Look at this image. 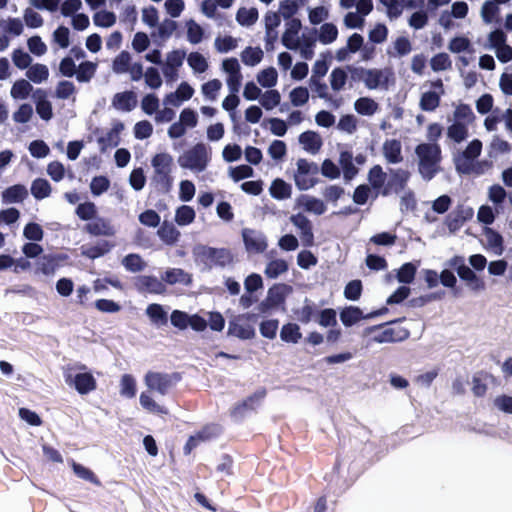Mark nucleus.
I'll return each mask as SVG.
<instances>
[{
  "mask_svg": "<svg viewBox=\"0 0 512 512\" xmlns=\"http://www.w3.org/2000/svg\"><path fill=\"white\" fill-rule=\"evenodd\" d=\"M409 337V330L399 323H394L389 327L383 328L378 334L374 336V341L377 343H389L403 341Z\"/></svg>",
  "mask_w": 512,
  "mask_h": 512,
  "instance_id": "15",
  "label": "nucleus"
},
{
  "mask_svg": "<svg viewBox=\"0 0 512 512\" xmlns=\"http://www.w3.org/2000/svg\"><path fill=\"white\" fill-rule=\"evenodd\" d=\"M217 433H218V428L216 426H207V427L203 428L202 431L196 433L195 435H192L189 438V440L185 446L186 452L189 453L193 447L198 445L199 442L205 441V440L211 438L212 436L216 435Z\"/></svg>",
  "mask_w": 512,
  "mask_h": 512,
  "instance_id": "53",
  "label": "nucleus"
},
{
  "mask_svg": "<svg viewBox=\"0 0 512 512\" xmlns=\"http://www.w3.org/2000/svg\"><path fill=\"white\" fill-rule=\"evenodd\" d=\"M281 102V94L278 90L270 88L262 91L259 99L260 105L267 111L276 108Z\"/></svg>",
  "mask_w": 512,
  "mask_h": 512,
  "instance_id": "42",
  "label": "nucleus"
},
{
  "mask_svg": "<svg viewBox=\"0 0 512 512\" xmlns=\"http://www.w3.org/2000/svg\"><path fill=\"white\" fill-rule=\"evenodd\" d=\"M65 382L80 395H87L97 388L96 378L85 366H81L76 370H68L65 374Z\"/></svg>",
  "mask_w": 512,
  "mask_h": 512,
  "instance_id": "5",
  "label": "nucleus"
},
{
  "mask_svg": "<svg viewBox=\"0 0 512 512\" xmlns=\"http://www.w3.org/2000/svg\"><path fill=\"white\" fill-rule=\"evenodd\" d=\"M40 95L36 100V112L39 117L45 121H49L53 117V109L51 102L46 98L44 91L39 90Z\"/></svg>",
  "mask_w": 512,
  "mask_h": 512,
  "instance_id": "51",
  "label": "nucleus"
},
{
  "mask_svg": "<svg viewBox=\"0 0 512 512\" xmlns=\"http://www.w3.org/2000/svg\"><path fill=\"white\" fill-rule=\"evenodd\" d=\"M27 196V190L23 185H14L2 192V200L4 203H18Z\"/></svg>",
  "mask_w": 512,
  "mask_h": 512,
  "instance_id": "48",
  "label": "nucleus"
},
{
  "mask_svg": "<svg viewBox=\"0 0 512 512\" xmlns=\"http://www.w3.org/2000/svg\"><path fill=\"white\" fill-rule=\"evenodd\" d=\"M24 26L20 18L7 17L0 20V31L4 34L19 36L23 33Z\"/></svg>",
  "mask_w": 512,
  "mask_h": 512,
  "instance_id": "46",
  "label": "nucleus"
},
{
  "mask_svg": "<svg viewBox=\"0 0 512 512\" xmlns=\"http://www.w3.org/2000/svg\"><path fill=\"white\" fill-rule=\"evenodd\" d=\"M97 70V63L84 61L76 69V79L80 83H88L94 77Z\"/></svg>",
  "mask_w": 512,
  "mask_h": 512,
  "instance_id": "47",
  "label": "nucleus"
},
{
  "mask_svg": "<svg viewBox=\"0 0 512 512\" xmlns=\"http://www.w3.org/2000/svg\"><path fill=\"white\" fill-rule=\"evenodd\" d=\"M256 80L265 89L273 88L278 83V72L274 67L264 68L257 73Z\"/></svg>",
  "mask_w": 512,
  "mask_h": 512,
  "instance_id": "37",
  "label": "nucleus"
},
{
  "mask_svg": "<svg viewBox=\"0 0 512 512\" xmlns=\"http://www.w3.org/2000/svg\"><path fill=\"white\" fill-rule=\"evenodd\" d=\"M92 20L95 26L100 28H110L116 24L117 16L114 12L105 9L97 10Z\"/></svg>",
  "mask_w": 512,
  "mask_h": 512,
  "instance_id": "43",
  "label": "nucleus"
},
{
  "mask_svg": "<svg viewBox=\"0 0 512 512\" xmlns=\"http://www.w3.org/2000/svg\"><path fill=\"white\" fill-rule=\"evenodd\" d=\"M447 48L453 54L473 52V45L471 40L464 35H458L451 38L448 42Z\"/></svg>",
  "mask_w": 512,
  "mask_h": 512,
  "instance_id": "35",
  "label": "nucleus"
},
{
  "mask_svg": "<svg viewBox=\"0 0 512 512\" xmlns=\"http://www.w3.org/2000/svg\"><path fill=\"white\" fill-rule=\"evenodd\" d=\"M359 79L369 90H388L394 83L391 69H359Z\"/></svg>",
  "mask_w": 512,
  "mask_h": 512,
  "instance_id": "6",
  "label": "nucleus"
},
{
  "mask_svg": "<svg viewBox=\"0 0 512 512\" xmlns=\"http://www.w3.org/2000/svg\"><path fill=\"white\" fill-rule=\"evenodd\" d=\"M372 316V314L364 316L362 310L355 306H348L342 309L340 312V320L346 327H350L358 323L360 320L364 318H370Z\"/></svg>",
  "mask_w": 512,
  "mask_h": 512,
  "instance_id": "31",
  "label": "nucleus"
},
{
  "mask_svg": "<svg viewBox=\"0 0 512 512\" xmlns=\"http://www.w3.org/2000/svg\"><path fill=\"white\" fill-rule=\"evenodd\" d=\"M251 316L249 314H242L234 316L229 321L228 335L237 337L239 339L248 340L255 336V329L249 323Z\"/></svg>",
  "mask_w": 512,
  "mask_h": 512,
  "instance_id": "11",
  "label": "nucleus"
},
{
  "mask_svg": "<svg viewBox=\"0 0 512 512\" xmlns=\"http://www.w3.org/2000/svg\"><path fill=\"white\" fill-rule=\"evenodd\" d=\"M308 20L312 25L323 24L329 16V9L324 5L307 8Z\"/></svg>",
  "mask_w": 512,
  "mask_h": 512,
  "instance_id": "61",
  "label": "nucleus"
},
{
  "mask_svg": "<svg viewBox=\"0 0 512 512\" xmlns=\"http://www.w3.org/2000/svg\"><path fill=\"white\" fill-rule=\"evenodd\" d=\"M137 287L140 291L161 294L165 291V286L156 277L141 276L137 281Z\"/></svg>",
  "mask_w": 512,
  "mask_h": 512,
  "instance_id": "32",
  "label": "nucleus"
},
{
  "mask_svg": "<svg viewBox=\"0 0 512 512\" xmlns=\"http://www.w3.org/2000/svg\"><path fill=\"white\" fill-rule=\"evenodd\" d=\"M222 87L223 84L221 80L213 78L201 85L200 92L205 100L215 102L218 99Z\"/></svg>",
  "mask_w": 512,
  "mask_h": 512,
  "instance_id": "34",
  "label": "nucleus"
},
{
  "mask_svg": "<svg viewBox=\"0 0 512 512\" xmlns=\"http://www.w3.org/2000/svg\"><path fill=\"white\" fill-rule=\"evenodd\" d=\"M368 181L374 189L381 193L386 187V173L379 165H375L368 173Z\"/></svg>",
  "mask_w": 512,
  "mask_h": 512,
  "instance_id": "58",
  "label": "nucleus"
},
{
  "mask_svg": "<svg viewBox=\"0 0 512 512\" xmlns=\"http://www.w3.org/2000/svg\"><path fill=\"white\" fill-rule=\"evenodd\" d=\"M188 66L194 74H203L209 68L208 59L200 52L194 51L186 55Z\"/></svg>",
  "mask_w": 512,
  "mask_h": 512,
  "instance_id": "33",
  "label": "nucleus"
},
{
  "mask_svg": "<svg viewBox=\"0 0 512 512\" xmlns=\"http://www.w3.org/2000/svg\"><path fill=\"white\" fill-rule=\"evenodd\" d=\"M140 405L149 413L157 415H166L168 410L157 403L148 393H141L139 397Z\"/></svg>",
  "mask_w": 512,
  "mask_h": 512,
  "instance_id": "57",
  "label": "nucleus"
},
{
  "mask_svg": "<svg viewBox=\"0 0 512 512\" xmlns=\"http://www.w3.org/2000/svg\"><path fill=\"white\" fill-rule=\"evenodd\" d=\"M269 193L276 200H286L292 195V186L283 179L276 178L269 187Z\"/></svg>",
  "mask_w": 512,
  "mask_h": 512,
  "instance_id": "30",
  "label": "nucleus"
},
{
  "mask_svg": "<svg viewBox=\"0 0 512 512\" xmlns=\"http://www.w3.org/2000/svg\"><path fill=\"white\" fill-rule=\"evenodd\" d=\"M264 24L266 30V44L273 45L278 39V27L281 24V17L276 12H267L264 16Z\"/></svg>",
  "mask_w": 512,
  "mask_h": 512,
  "instance_id": "21",
  "label": "nucleus"
},
{
  "mask_svg": "<svg viewBox=\"0 0 512 512\" xmlns=\"http://www.w3.org/2000/svg\"><path fill=\"white\" fill-rule=\"evenodd\" d=\"M145 383L150 391L164 395L169 388V380L158 373H149L145 377Z\"/></svg>",
  "mask_w": 512,
  "mask_h": 512,
  "instance_id": "29",
  "label": "nucleus"
},
{
  "mask_svg": "<svg viewBox=\"0 0 512 512\" xmlns=\"http://www.w3.org/2000/svg\"><path fill=\"white\" fill-rule=\"evenodd\" d=\"M264 56V52L260 47L248 46L240 53L241 61L244 65L254 67L258 65Z\"/></svg>",
  "mask_w": 512,
  "mask_h": 512,
  "instance_id": "38",
  "label": "nucleus"
},
{
  "mask_svg": "<svg viewBox=\"0 0 512 512\" xmlns=\"http://www.w3.org/2000/svg\"><path fill=\"white\" fill-rule=\"evenodd\" d=\"M288 97H289V100H290V103L292 104V106L302 107L308 103L310 93H309L308 88H306L304 86H298V87L293 88L289 92Z\"/></svg>",
  "mask_w": 512,
  "mask_h": 512,
  "instance_id": "60",
  "label": "nucleus"
},
{
  "mask_svg": "<svg viewBox=\"0 0 512 512\" xmlns=\"http://www.w3.org/2000/svg\"><path fill=\"white\" fill-rule=\"evenodd\" d=\"M295 207L314 215H322L327 211V206L322 199L309 194L299 195L295 199Z\"/></svg>",
  "mask_w": 512,
  "mask_h": 512,
  "instance_id": "16",
  "label": "nucleus"
},
{
  "mask_svg": "<svg viewBox=\"0 0 512 512\" xmlns=\"http://www.w3.org/2000/svg\"><path fill=\"white\" fill-rule=\"evenodd\" d=\"M302 23L297 18H292L285 23V31L282 35V44L290 50H298L300 48L299 33Z\"/></svg>",
  "mask_w": 512,
  "mask_h": 512,
  "instance_id": "14",
  "label": "nucleus"
},
{
  "mask_svg": "<svg viewBox=\"0 0 512 512\" xmlns=\"http://www.w3.org/2000/svg\"><path fill=\"white\" fill-rule=\"evenodd\" d=\"M136 380L130 374H124L119 381V393L122 397L131 399L136 395Z\"/></svg>",
  "mask_w": 512,
  "mask_h": 512,
  "instance_id": "56",
  "label": "nucleus"
},
{
  "mask_svg": "<svg viewBox=\"0 0 512 512\" xmlns=\"http://www.w3.org/2000/svg\"><path fill=\"white\" fill-rule=\"evenodd\" d=\"M315 35L321 44L330 45L337 40L339 31L334 23L325 22L319 28L315 29Z\"/></svg>",
  "mask_w": 512,
  "mask_h": 512,
  "instance_id": "27",
  "label": "nucleus"
},
{
  "mask_svg": "<svg viewBox=\"0 0 512 512\" xmlns=\"http://www.w3.org/2000/svg\"><path fill=\"white\" fill-rule=\"evenodd\" d=\"M242 237L248 252L262 253L268 246L266 237L256 230L246 228L242 231Z\"/></svg>",
  "mask_w": 512,
  "mask_h": 512,
  "instance_id": "18",
  "label": "nucleus"
},
{
  "mask_svg": "<svg viewBox=\"0 0 512 512\" xmlns=\"http://www.w3.org/2000/svg\"><path fill=\"white\" fill-rule=\"evenodd\" d=\"M280 338L286 343H298L302 338L300 327L295 323L284 324L280 330Z\"/></svg>",
  "mask_w": 512,
  "mask_h": 512,
  "instance_id": "49",
  "label": "nucleus"
},
{
  "mask_svg": "<svg viewBox=\"0 0 512 512\" xmlns=\"http://www.w3.org/2000/svg\"><path fill=\"white\" fill-rule=\"evenodd\" d=\"M441 94L437 91H425L420 96L419 106L423 111H434L440 103Z\"/></svg>",
  "mask_w": 512,
  "mask_h": 512,
  "instance_id": "52",
  "label": "nucleus"
},
{
  "mask_svg": "<svg viewBox=\"0 0 512 512\" xmlns=\"http://www.w3.org/2000/svg\"><path fill=\"white\" fill-rule=\"evenodd\" d=\"M339 164L343 170V176L345 180L349 181L357 175L358 169L355 167L353 163V155L351 152H340Z\"/></svg>",
  "mask_w": 512,
  "mask_h": 512,
  "instance_id": "39",
  "label": "nucleus"
},
{
  "mask_svg": "<svg viewBox=\"0 0 512 512\" xmlns=\"http://www.w3.org/2000/svg\"><path fill=\"white\" fill-rule=\"evenodd\" d=\"M221 70L226 75L225 82L230 91V94L223 99L221 106L233 117L236 108L240 104V98L237 93L243 81L241 66L236 58L231 57L222 61Z\"/></svg>",
  "mask_w": 512,
  "mask_h": 512,
  "instance_id": "1",
  "label": "nucleus"
},
{
  "mask_svg": "<svg viewBox=\"0 0 512 512\" xmlns=\"http://www.w3.org/2000/svg\"><path fill=\"white\" fill-rule=\"evenodd\" d=\"M290 221L295 227H297L300 230L302 242L307 246H311L313 244V232L308 218L303 214L298 213L292 215L290 217Z\"/></svg>",
  "mask_w": 512,
  "mask_h": 512,
  "instance_id": "22",
  "label": "nucleus"
},
{
  "mask_svg": "<svg viewBox=\"0 0 512 512\" xmlns=\"http://www.w3.org/2000/svg\"><path fill=\"white\" fill-rule=\"evenodd\" d=\"M111 105L121 112H130L137 105V95L133 91H122L113 95Z\"/></svg>",
  "mask_w": 512,
  "mask_h": 512,
  "instance_id": "19",
  "label": "nucleus"
},
{
  "mask_svg": "<svg viewBox=\"0 0 512 512\" xmlns=\"http://www.w3.org/2000/svg\"><path fill=\"white\" fill-rule=\"evenodd\" d=\"M162 280L168 284H184L188 285L191 282V276L179 268L168 269L162 276Z\"/></svg>",
  "mask_w": 512,
  "mask_h": 512,
  "instance_id": "44",
  "label": "nucleus"
},
{
  "mask_svg": "<svg viewBox=\"0 0 512 512\" xmlns=\"http://www.w3.org/2000/svg\"><path fill=\"white\" fill-rule=\"evenodd\" d=\"M258 17H259V13H258V10L254 7H241L238 9L237 13H236V21L241 25V26H246V27H249V26H252L253 24L256 23V21L258 20Z\"/></svg>",
  "mask_w": 512,
  "mask_h": 512,
  "instance_id": "50",
  "label": "nucleus"
},
{
  "mask_svg": "<svg viewBox=\"0 0 512 512\" xmlns=\"http://www.w3.org/2000/svg\"><path fill=\"white\" fill-rule=\"evenodd\" d=\"M33 90V86L26 79L16 80L11 89L10 96L14 100H25L29 97L30 93Z\"/></svg>",
  "mask_w": 512,
  "mask_h": 512,
  "instance_id": "40",
  "label": "nucleus"
},
{
  "mask_svg": "<svg viewBox=\"0 0 512 512\" xmlns=\"http://www.w3.org/2000/svg\"><path fill=\"white\" fill-rule=\"evenodd\" d=\"M151 165L154 169L155 177L162 182H166L168 186H171L173 157L167 152L157 153L152 157Z\"/></svg>",
  "mask_w": 512,
  "mask_h": 512,
  "instance_id": "10",
  "label": "nucleus"
},
{
  "mask_svg": "<svg viewBox=\"0 0 512 512\" xmlns=\"http://www.w3.org/2000/svg\"><path fill=\"white\" fill-rule=\"evenodd\" d=\"M298 143L304 152L310 155H316L323 146V139L318 132L307 130L298 136Z\"/></svg>",
  "mask_w": 512,
  "mask_h": 512,
  "instance_id": "17",
  "label": "nucleus"
},
{
  "mask_svg": "<svg viewBox=\"0 0 512 512\" xmlns=\"http://www.w3.org/2000/svg\"><path fill=\"white\" fill-rule=\"evenodd\" d=\"M291 292L292 287L290 285L284 283L274 284L268 289L265 299L258 305V311L266 314L282 306Z\"/></svg>",
  "mask_w": 512,
  "mask_h": 512,
  "instance_id": "8",
  "label": "nucleus"
},
{
  "mask_svg": "<svg viewBox=\"0 0 512 512\" xmlns=\"http://www.w3.org/2000/svg\"><path fill=\"white\" fill-rule=\"evenodd\" d=\"M239 40L230 35L218 36L215 38L214 47L220 53H228L238 47Z\"/></svg>",
  "mask_w": 512,
  "mask_h": 512,
  "instance_id": "64",
  "label": "nucleus"
},
{
  "mask_svg": "<svg viewBox=\"0 0 512 512\" xmlns=\"http://www.w3.org/2000/svg\"><path fill=\"white\" fill-rule=\"evenodd\" d=\"M288 271V263L284 259H273L266 264L264 273L270 279H275Z\"/></svg>",
  "mask_w": 512,
  "mask_h": 512,
  "instance_id": "55",
  "label": "nucleus"
},
{
  "mask_svg": "<svg viewBox=\"0 0 512 512\" xmlns=\"http://www.w3.org/2000/svg\"><path fill=\"white\" fill-rule=\"evenodd\" d=\"M318 166L306 158H298L292 171V179L300 191H308L318 183Z\"/></svg>",
  "mask_w": 512,
  "mask_h": 512,
  "instance_id": "4",
  "label": "nucleus"
},
{
  "mask_svg": "<svg viewBox=\"0 0 512 512\" xmlns=\"http://www.w3.org/2000/svg\"><path fill=\"white\" fill-rule=\"evenodd\" d=\"M355 112L361 116L372 117L379 110V104L371 97H359L353 104Z\"/></svg>",
  "mask_w": 512,
  "mask_h": 512,
  "instance_id": "28",
  "label": "nucleus"
},
{
  "mask_svg": "<svg viewBox=\"0 0 512 512\" xmlns=\"http://www.w3.org/2000/svg\"><path fill=\"white\" fill-rule=\"evenodd\" d=\"M506 43H507L506 34L502 30L496 29V30L491 31L487 35V39L484 44V48L495 52L497 49L501 48Z\"/></svg>",
  "mask_w": 512,
  "mask_h": 512,
  "instance_id": "54",
  "label": "nucleus"
},
{
  "mask_svg": "<svg viewBox=\"0 0 512 512\" xmlns=\"http://www.w3.org/2000/svg\"><path fill=\"white\" fill-rule=\"evenodd\" d=\"M160 239L168 245L176 243L180 237L179 230L172 224L164 223L157 231Z\"/></svg>",
  "mask_w": 512,
  "mask_h": 512,
  "instance_id": "62",
  "label": "nucleus"
},
{
  "mask_svg": "<svg viewBox=\"0 0 512 512\" xmlns=\"http://www.w3.org/2000/svg\"><path fill=\"white\" fill-rule=\"evenodd\" d=\"M418 171L423 179L431 180L440 170L441 148L437 143H421L416 146Z\"/></svg>",
  "mask_w": 512,
  "mask_h": 512,
  "instance_id": "2",
  "label": "nucleus"
},
{
  "mask_svg": "<svg viewBox=\"0 0 512 512\" xmlns=\"http://www.w3.org/2000/svg\"><path fill=\"white\" fill-rule=\"evenodd\" d=\"M412 51V45L407 37H398L392 44L391 50H388V54L391 57H403L408 55Z\"/></svg>",
  "mask_w": 512,
  "mask_h": 512,
  "instance_id": "59",
  "label": "nucleus"
},
{
  "mask_svg": "<svg viewBox=\"0 0 512 512\" xmlns=\"http://www.w3.org/2000/svg\"><path fill=\"white\" fill-rule=\"evenodd\" d=\"M482 142L479 139L471 140L466 147L454 155L456 170L463 174H470L474 171L473 161L482 152Z\"/></svg>",
  "mask_w": 512,
  "mask_h": 512,
  "instance_id": "7",
  "label": "nucleus"
},
{
  "mask_svg": "<svg viewBox=\"0 0 512 512\" xmlns=\"http://www.w3.org/2000/svg\"><path fill=\"white\" fill-rule=\"evenodd\" d=\"M194 88L186 81H182L175 91L165 95L163 105L180 107L182 103L189 101L194 95Z\"/></svg>",
  "mask_w": 512,
  "mask_h": 512,
  "instance_id": "13",
  "label": "nucleus"
},
{
  "mask_svg": "<svg viewBox=\"0 0 512 512\" xmlns=\"http://www.w3.org/2000/svg\"><path fill=\"white\" fill-rule=\"evenodd\" d=\"M196 217L195 210L188 205H182L176 209L175 222L179 226H187L191 224Z\"/></svg>",
  "mask_w": 512,
  "mask_h": 512,
  "instance_id": "63",
  "label": "nucleus"
},
{
  "mask_svg": "<svg viewBox=\"0 0 512 512\" xmlns=\"http://www.w3.org/2000/svg\"><path fill=\"white\" fill-rule=\"evenodd\" d=\"M382 152L387 162L400 163L403 160L402 145L399 140L388 139L383 143Z\"/></svg>",
  "mask_w": 512,
  "mask_h": 512,
  "instance_id": "25",
  "label": "nucleus"
},
{
  "mask_svg": "<svg viewBox=\"0 0 512 512\" xmlns=\"http://www.w3.org/2000/svg\"><path fill=\"white\" fill-rule=\"evenodd\" d=\"M447 139L454 144L464 142L469 136V125L461 121L451 122L446 130Z\"/></svg>",
  "mask_w": 512,
  "mask_h": 512,
  "instance_id": "26",
  "label": "nucleus"
},
{
  "mask_svg": "<svg viewBox=\"0 0 512 512\" xmlns=\"http://www.w3.org/2000/svg\"><path fill=\"white\" fill-rule=\"evenodd\" d=\"M186 39L189 43L199 44L204 37V29L195 20L189 19L185 22Z\"/></svg>",
  "mask_w": 512,
  "mask_h": 512,
  "instance_id": "45",
  "label": "nucleus"
},
{
  "mask_svg": "<svg viewBox=\"0 0 512 512\" xmlns=\"http://www.w3.org/2000/svg\"><path fill=\"white\" fill-rule=\"evenodd\" d=\"M210 160L211 148L203 143H197L178 157V164L193 173H201L206 170Z\"/></svg>",
  "mask_w": 512,
  "mask_h": 512,
  "instance_id": "3",
  "label": "nucleus"
},
{
  "mask_svg": "<svg viewBox=\"0 0 512 512\" xmlns=\"http://www.w3.org/2000/svg\"><path fill=\"white\" fill-rule=\"evenodd\" d=\"M372 10V0H361L355 11H350L344 16L343 23L349 29H361L364 27L365 17L369 15Z\"/></svg>",
  "mask_w": 512,
  "mask_h": 512,
  "instance_id": "12",
  "label": "nucleus"
},
{
  "mask_svg": "<svg viewBox=\"0 0 512 512\" xmlns=\"http://www.w3.org/2000/svg\"><path fill=\"white\" fill-rule=\"evenodd\" d=\"M186 58V52L183 49H173L169 51L162 64V73L167 81H175L179 77V69L182 67Z\"/></svg>",
  "mask_w": 512,
  "mask_h": 512,
  "instance_id": "9",
  "label": "nucleus"
},
{
  "mask_svg": "<svg viewBox=\"0 0 512 512\" xmlns=\"http://www.w3.org/2000/svg\"><path fill=\"white\" fill-rule=\"evenodd\" d=\"M62 260L63 258L60 255H43L35 263V273L45 276H52L55 274Z\"/></svg>",
  "mask_w": 512,
  "mask_h": 512,
  "instance_id": "20",
  "label": "nucleus"
},
{
  "mask_svg": "<svg viewBox=\"0 0 512 512\" xmlns=\"http://www.w3.org/2000/svg\"><path fill=\"white\" fill-rule=\"evenodd\" d=\"M410 178V172L404 169L391 170L390 180L386 184L382 195H388L392 189L395 191L402 190Z\"/></svg>",
  "mask_w": 512,
  "mask_h": 512,
  "instance_id": "23",
  "label": "nucleus"
},
{
  "mask_svg": "<svg viewBox=\"0 0 512 512\" xmlns=\"http://www.w3.org/2000/svg\"><path fill=\"white\" fill-rule=\"evenodd\" d=\"M26 77L29 81L40 84L48 80L49 69L46 65L36 63L28 67Z\"/></svg>",
  "mask_w": 512,
  "mask_h": 512,
  "instance_id": "41",
  "label": "nucleus"
},
{
  "mask_svg": "<svg viewBox=\"0 0 512 512\" xmlns=\"http://www.w3.org/2000/svg\"><path fill=\"white\" fill-rule=\"evenodd\" d=\"M76 86L73 82L68 80H62L57 83L54 91V95L57 99L60 100H71L75 102L76 100Z\"/></svg>",
  "mask_w": 512,
  "mask_h": 512,
  "instance_id": "36",
  "label": "nucleus"
},
{
  "mask_svg": "<svg viewBox=\"0 0 512 512\" xmlns=\"http://www.w3.org/2000/svg\"><path fill=\"white\" fill-rule=\"evenodd\" d=\"M458 276L466 282V285L473 291H482L485 288V285L482 280L475 274V272L466 266L464 263H461L457 268Z\"/></svg>",
  "mask_w": 512,
  "mask_h": 512,
  "instance_id": "24",
  "label": "nucleus"
}]
</instances>
